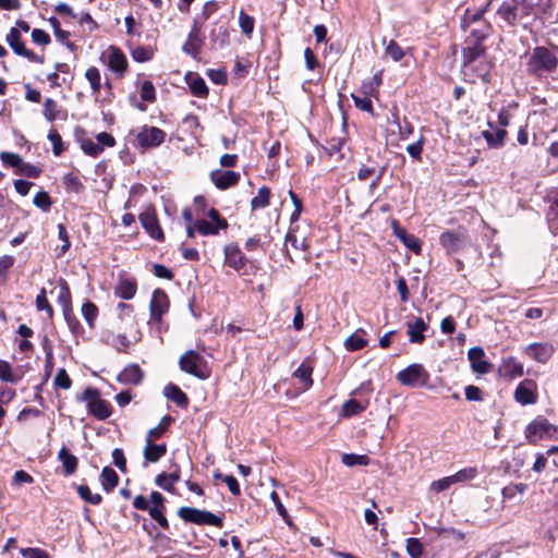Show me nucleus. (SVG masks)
<instances>
[{"label":"nucleus","instance_id":"f257e3e1","mask_svg":"<svg viewBox=\"0 0 558 558\" xmlns=\"http://www.w3.org/2000/svg\"><path fill=\"white\" fill-rule=\"evenodd\" d=\"M558 47L549 49L544 46L535 47L526 62V71L535 76L555 72L558 68Z\"/></svg>","mask_w":558,"mask_h":558},{"label":"nucleus","instance_id":"f03ea898","mask_svg":"<svg viewBox=\"0 0 558 558\" xmlns=\"http://www.w3.org/2000/svg\"><path fill=\"white\" fill-rule=\"evenodd\" d=\"M489 34L490 26L488 24H483L480 28L471 31L462 49L463 64L472 65V63L476 62L478 59L486 57L484 41Z\"/></svg>","mask_w":558,"mask_h":558},{"label":"nucleus","instance_id":"7ed1b4c3","mask_svg":"<svg viewBox=\"0 0 558 558\" xmlns=\"http://www.w3.org/2000/svg\"><path fill=\"white\" fill-rule=\"evenodd\" d=\"M180 368L199 379H206L210 376V368L207 361L198 352L190 350L179 360Z\"/></svg>","mask_w":558,"mask_h":558},{"label":"nucleus","instance_id":"20e7f679","mask_svg":"<svg viewBox=\"0 0 558 558\" xmlns=\"http://www.w3.org/2000/svg\"><path fill=\"white\" fill-rule=\"evenodd\" d=\"M178 515L183 521L189 523L222 527V519L207 510H201L192 507H181L178 510Z\"/></svg>","mask_w":558,"mask_h":558},{"label":"nucleus","instance_id":"39448f33","mask_svg":"<svg viewBox=\"0 0 558 558\" xmlns=\"http://www.w3.org/2000/svg\"><path fill=\"white\" fill-rule=\"evenodd\" d=\"M86 402L89 413L98 420H106L111 415L110 403L100 398L99 391L95 388H86L81 398Z\"/></svg>","mask_w":558,"mask_h":558},{"label":"nucleus","instance_id":"423d86ee","mask_svg":"<svg viewBox=\"0 0 558 558\" xmlns=\"http://www.w3.org/2000/svg\"><path fill=\"white\" fill-rule=\"evenodd\" d=\"M526 438L533 444L543 438L558 439V426L550 424L544 417H537L527 425Z\"/></svg>","mask_w":558,"mask_h":558},{"label":"nucleus","instance_id":"0eeeda50","mask_svg":"<svg viewBox=\"0 0 558 558\" xmlns=\"http://www.w3.org/2000/svg\"><path fill=\"white\" fill-rule=\"evenodd\" d=\"M5 41L16 56L23 57L31 62L39 64L44 63V56H38L33 50L27 49L25 47V44L22 40V34L20 33V29H17L16 27H12L9 31V33L5 36Z\"/></svg>","mask_w":558,"mask_h":558},{"label":"nucleus","instance_id":"6e6552de","mask_svg":"<svg viewBox=\"0 0 558 558\" xmlns=\"http://www.w3.org/2000/svg\"><path fill=\"white\" fill-rule=\"evenodd\" d=\"M397 379L403 386L416 387L426 386L429 375L423 365L414 363L407 368L400 371L397 375Z\"/></svg>","mask_w":558,"mask_h":558},{"label":"nucleus","instance_id":"1a4fd4ad","mask_svg":"<svg viewBox=\"0 0 558 558\" xmlns=\"http://www.w3.org/2000/svg\"><path fill=\"white\" fill-rule=\"evenodd\" d=\"M166 138V133L159 128L144 125L136 134V145L146 149L160 146Z\"/></svg>","mask_w":558,"mask_h":558},{"label":"nucleus","instance_id":"9d476101","mask_svg":"<svg viewBox=\"0 0 558 558\" xmlns=\"http://www.w3.org/2000/svg\"><path fill=\"white\" fill-rule=\"evenodd\" d=\"M464 74L471 75L472 82L480 78L483 83L488 84L490 82V71L494 66L493 60L488 59L487 56L478 59L476 62L471 64H463Z\"/></svg>","mask_w":558,"mask_h":558},{"label":"nucleus","instance_id":"9b49d317","mask_svg":"<svg viewBox=\"0 0 558 558\" xmlns=\"http://www.w3.org/2000/svg\"><path fill=\"white\" fill-rule=\"evenodd\" d=\"M439 242L448 253H454L466 244L468 236L463 229L445 231L440 234Z\"/></svg>","mask_w":558,"mask_h":558},{"label":"nucleus","instance_id":"f8f14e48","mask_svg":"<svg viewBox=\"0 0 558 558\" xmlns=\"http://www.w3.org/2000/svg\"><path fill=\"white\" fill-rule=\"evenodd\" d=\"M514 400L521 405L537 402V385L532 379L522 380L514 390Z\"/></svg>","mask_w":558,"mask_h":558},{"label":"nucleus","instance_id":"ddd939ff","mask_svg":"<svg viewBox=\"0 0 558 558\" xmlns=\"http://www.w3.org/2000/svg\"><path fill=\"white\" fill-rule=\"evenodd\" d=\"M106 53L109 69L118 78L123 77L129 66L128 59L123 51L116 46H110Z\"/></svg>","mask_w":558,"mask_h":558},{"label":"nucleus","instance_id":"4468645a","mask_svg":"<svg viewBox=\"0 0 558 558\" xmlns=\"http://www.w3.org/2000/svg\"><path fill=\"white\" fill-rule=\"evenodd\" d=\"M140 221L142 227L153 239L157 241H162L165 239L163 231L154 209H146L143 211L140 215Z\"/></svg>","mask_w":558,"mask_h":558},{"label":"nucleus","instance_id":"2eb2a0df","mask_svg":"<svg viewBox=\"0 0 558 558\" xmlns=\"http://www.w3.org/2000/svg\"><path fill=\"white\" fill-rule=\"evenodd\" d=\"M471 368L474 373L485 375L490 373L493 364L486 360L485 352L481 347H473L468 352Z\"/></svg>","mask_w":558,"mask_h":558},{"label":"nucleus","instance_id":"dca6fc26","mask_svg":"<svg viewBox=\"0 0 558 558\" xmlns=\"http://www.w3.org/2000/svg\"><path fill=\"white\" fill-rule=\"evenodd\" d=\"M555 352L548 342H534L524 348V353L538 363H547Z\"/></svg>","mask_w":558,"mask_h":558},{"label":"nucleus","instance_id":"f3484780","mask_svg":"<svg viewBox=\"0 0 558 558\" xmlns=\"http://www.w3.org/2000/svg\"><path fill=\"white\" fill-rule=\"evenodd\" d=\"M169 308V299L165 291L155 290L151 295L149 310H150V318L155 322H160L163 314L168 312Z\"/></svg>","mask_w":558,"mask_h":558},{"label":"nucleus","instance_id":"a211bd4d","mask_svg":"<svg viewBox=\"0 0 558 558\" xmlns=\"http://www.w3.org/2000/svg\"><path fill=\"white\" fill-rule=\"evenodd\" d=\"M240 173L233 170H213L210 180L219 190H227L240 181Z\"/></svg>","mask_w":558,"mask_h":558},{"label":"nucleus","instance_id":"6ab92c4d","mask_svg":"<svg viewBox=\"0 0 558 558\" xmlns=\"http://www.w3.org/2000/svg\"><path fill=\"white\" fill-rule=\"evenodd\" d=\"M223 251L226 265L236 271H241L245 267L247 259L236 244H228Z\"/></svg>","mask_w":558,"mask_h":558},{"label":"nucleus","instance_id":"aec40b11","mask_svg":"<svg viewBox=\"0 0 558 558\" xmlns=\"http://www.w3.org/2000/svg\"><path fill=\"white\" fill-rule=\"evenodd\" d=\"M199 31L201 28L198 27L197 23L194 22V25L187 35V39L182 47V50L193 58H196L199 54L204 45V38L201 36Z\"/></svg>","mask_w":558,"mask_h":558},{"label":"nucleus","instance_id":"412c9836","mask_svg":"<svg viewBox=\"0 0 558 558\" xmlns=\"http://www.w3.org/2000/svg\"><path fill=\"white\" fill-rule=\"evenodd\" d=\"M428 325L422 317H413L407 322V333L411 343H422L425 340L424 332Z\"/></svg>","mask_w":558,"mask_h":558},{"label":"nucleus","instance_id":"4be33fe9","mask_svg":"<svg viewBox=\"0 0 558 558\" xmlns=\"http://www.w3.org/2000/svg\"><path fill=\"white\" fill-rule=\"evenodd\" d=\"M144 373L137 364L126 366L117 377L124 385H138L143 380Z\"/></svg>","mask_w":558,"mask_h":558},{"label":"nucleus","instance_id":"5701e85b","mask_svg":"<svg viewBox=\"0 0 558 558\" xmlns=\"http://www.w3.org/2000/svg\"><path fill=\"white\" fill-rule=\"evenodd\" d=\"M185 81L190 87L191 93L198 98H206L208 96V87L203 77L197 73L189 72L185 75Z\"/></svg>","mask_w":558,"mask_h":558},{"label":"nucleus","instance_id":"b1692460","mask_svg":"<svg viewBox=\"0 0 558 558\" xmlns=\"http://www.w3.org/2000/svg\"><path fill=\"white\" fill-rule=\"evenodd\" d=\"M57 301L62 308L63 315H70L72 308V296L68 282L60 278L58 282Z\"/></svg>","mask_w":558,"mask_h":558},{"label":"nucleus","instance_id":"393cba45","mask_svg":"<svg viewBox=\"0 0 558 558\" xmlns=\"http://www.w3.org/2000/svg\"><path fill=\"white\" fill-rule=\"evenodd\" d=\"M384 174V169L377 170L375 167H368L366 165H362L356 173V177L360 181H366L368 179H372V182L369 184V189L374 191Z\"/></svg>","mask_w":558,"mask_h":558},{"label":"nucleus","instance_id":"a878e982","mask_svg":"<svg viewBox=\"0 0 558 558\" xmlns=\"http://www.w3.org/2000/svg\"><path fill=\"white\" fill-rule=\"evenodd\" d=\"M488 125L490 126V130L483 131L482 136L485 138L488 147H501L504 145L507 131L505 129H494L490 122H488Z\"/></svg>","mask_w":558,"mask_h":558},{"label":"nucleus","instance_id":"bb28decb","mask_svg":"<svg viewBox=\"0 0 558 558\" xmlns=\"http://www.w3.org/2000/svg\"><path fill=\"white\" fill-rule=\"evenodd\" d=\"M166 444H154V440L149 441L148 438L146 437V446L143 451L146 461L157 462L166 454Z\"/></svg>","mask_w":558,"mask_h":558},{"label":"nucleus","instance_id":"cd10ccee","mask_svg":"<svg viewBox=\"0 0 558 558\" xmlns=\"http://www.w3.org/2000/svg\"><path fill=\"white\" fill-rule=\"evenodd\" d=\"M58 459L62 463L64 475H72L76 471L78 460L64 446L59 450Z\"/></svg>","mask_w":558,"mask_h":558},{"label":"nucleus","instance_id":"c85d7f7f","mask_svg":"<svg viewBox=\"0 0 558 558\" xmlns=\"http://www.w3.org/2000/svg\"><path fill=\"white\" fill-rule=\"evenodd\" d=\"M209 38L215 48H222L229 43V31L223 24L216 23L210 31Z\"/></svg>","mask_w":558,"mask_h":558},{"label":"nucleus","instance_id":"c756f323","mask_svg":"<svg viewBox=\"0 0 558 558\" xmlns=\"http://www.w3.org/2000/svg\"><path fill=\"white\" fill-rule=\"evenodd\" d=\"M500 371L509 378H514L523 375V365L513 356L502 359Z\"/></svg>","mask_w":558,"mask_h":558},{"label":"nucleus","instance_id":"7c9ffc66","mask_svg":"<svg viewBox=\"0 0 558 558\" xmlns=\"http://www.w3.org/2000/svg\"><path fill=\"white\" fill-rule=\"evenodd\" d=\"M163 392L169 400L173 401L179 407L184 408L189 404L187 396L177 385L168 384Z\"/></svg>","mask_w":558,"mask_h":558},{"label":"nucleus","instance_id":"2f4dec72","mask_svg":"<svg viewBox=\"0 0 558 558\" xmlns=\"http://www.w3.org/2000/svg\"><path fill=\"white\" fill-rule=\"evenodd\" d=\"M365 330L360 328L349 336L344 341V347L349 351H357L367 345L368 341L364 338Z\"/></svg>","mask_w":558,"mask_h":558},{"label":"nucleus","instance_id":"473e14b6","mask_svg":"<svg viewBox=\"0 0 558 558\" xmlns=\"http://www.w3.org/2000/svg\"><path fill=\"white\" fill-rule=\"evenodd\" d=\"M100 482L106 492H111L118 485L119 476L113 469L105 466L100 474Z\"/></svg>","mask_w":558,"mask_h":558},{"label":"nucleus","instance_id":"72a5a7b5","mask_svg":"<svg viewBox=\"0 0 558 558\" xmlns=\"http://www.w3.org/2000/svg\"><path fill=\"white\" fill-rule=\"evenodd\" d=\"M114 293L120 299L131 300L136 293V283L129 279H123L117 286Z\"/></svg>","mask_w":558,"mask_h":558},{"label":"nucleus","instance_id":"f704fd0d","mask_svg":"<svg viewBox=\"0 0 558 558\" xmlns=\"http://www.w3.org/2000/svg\"><path fill=\"white\" fill-rule=\"evenodd\" d=\"M85 78L88 81L92 94L98 96L101 89V74L98 68L90 66L85 72Z\"/></svg>","mask_w":558,"mask_h":558},{"label":"nucleus","instance_id":"c9c22d12","mask_svg":"<svg viewBox=\"0 0 558 558\" xmlns=\"http://www.w3.org/2000/svg\"><path fill=\"white\" fill-rule=\"evenodd\" d=\"M173 422V418L170 415L163 416L159 424L149 429L146 437L148 440H156L162 437V435L167 432V429L170 427L171 423Z\"/></svg>","mask_w":558,"mask_h":558},{"label":"nucleus","instance_id":"e433bc0d","mask_svg":"<svg viewBox=\"0 0 558 558\" xmlns=\"http://www.w3.org/2000/svg\"><path fill=\"white\" fill-rule=\"evenodd\" d=\"M271 192L269 187L263 186L258 190L257 195L251 201L252 210L265 208L269 205Z\"/></svg>","mask_w":558,"mask_h":558},{"label":"nucleus","instance_id":"4c0bfd02","mask_svg":"<svg viewBox=\"0 0 558 558\" xmlns=\"http://www.w3.org/2000/svg\"><path fill=\"white\" fill-rule=\"evenodd\" d=\"M527 489V485L524 483H511L505 486L501 490L502 499L505 500H513L518 495H523Z\"/></svg>","mask_w":558,"mask_h":558},{"label":"nucleus","instance_id":"58836bf2","mask_svg":"<svg viewBox=\"0 0 558 558\" xmlns=\"http://www.w3.org/2000/svg\"><path fill=\"white\" fill-rule=\"evenodd\" d=\"M21 378V375L13 372L9 362L0 360V379L2 381L17 384Z\"/></svg>","mask_w":558,"mask_h":558},{"label":"nucleus","instance_id":"ea45409f","mask_svg":"<svg viewBox=\"0 0 558 558\" xmlns=\"http://www.w3.org/2000/svg\"><path fill=\"white\" fill-rule=\"evenodd\" d=\"M63 184H64L65 190L70 193L78 194V193L83 192V190H84V185H83L81 179L78 178V175H76L72 172L66 173L63 177Z\"/></svg>","mask_w":558,"mask_h":558},{"label":"nucleus","instance_id":"a19ab883","mask_svg":"<svg viewBox=\"0 0 558 558\" xmlns=\"http://www.w3.org/2000/svg\"><path fill=\"white\" fill-rule=\"evenodd\" d=\"M195 221H196L197 233H199L204 236L218 235L219 231L222 230L220 227H217V225H215L214 222L208 221L204 218L197 219Z\"/></svg>","mask_w":558,"mask_h":558},{"label":"nucleus","instance_id":"79ce46f5","mask_svg":"<svg viewBox=\"0 0 558 558\" xmlns=\"http://www.w3.org/2000/svg\"><path fill=\"white\" fill-rule=\"evenodd\" d=\"M341 461L345 466L349 468L356 465L366 466L369 464V458L365 454L343 453Z\"/></svg>","mask_w":558,"mask_h":558},{"label":"nucleus","instance_id":"37998d69","mask_svg":"<svg viewBox=\"0 0 558 558\" xmlns=\"http://www.w3.org/2000/svg\"><path fill=\"white\" fill-rule=\"evenodd\" d=\"M385 56L398 62L405 56V52L397 41L389 40L385 47Z\"/></svg>","mask_w":558,"mask_h":558},{"label":"nucleus","instance_id":"c03bdc74","mask_svg":"<svg viewBox=\"0 0 558 558\" xmlns=\"http://www.w3.org/2000/svg\"><path fill=\"white\" fill-rule=\"evenodd\" d=\"M81 312H82V315H83L84 319L86 320L87 325L89 327H94L95 320L97 319V316H98L97 306L93 302L86 301L82 305Z\"/></svg>","mask_w":558,"mask_h":558},{"label":"nucleus","instance_id":"a18cd8bd","mask_svg":"<svg viewBox=\"0 0 558 558\" xmlns=\"http://www.w3.org/2000/svg\"><path fill=\"white\" fill-rule=\"evenodd\" d=\"M312 367L305 364H301L295 372L293 373V376L303 384L304 388H310L313 384L312 381Z\"/></svg>","mask_w":558,"mask_h":558},{"label":"nucleus","instance_id":"49530a36","mask_svg":"<svg viewBox=\"0 0 558 558\" xmlns=\"http://www.w3.org/2000/svg\"><path fill=\"white\" fill-rule=\"evenodd\" d=\"M497 14L508 24H514L517 20V8L510 3H502L497 11Z\"/></svg>","mask_w":558,"mask_h":558},{"label":"nucleus","instance_id":"de8ad7c7","mask_svg":"<svg viewBox=\"0 0 558 558\" xmlns=\"http://www.w3.org/2000/svg\"><path fill=\"white\" fill-rule=\"evenodd\" d=\"M44 117L49 121H54L59 116V106L52 98H46L43 109Z\"/></svg>","mask_w":558,"mask_h":558},{"label":"nucleus","instance_id":"09e8293b","mask_svg":"<svg viewBox=\"0 0 558 558\" xmlns=\"http://www.w3.org/2000/svg\"><path fill=\"white\" fill-rule=\"evenodd\" d=\"M76 490L78 496L88 504L99 505L102 500V497L99 494H93L86 485H78Z\"/></svg>","mask_w":558,"mask_h":558},{"label":"nucleus","instance_id":"8fccbe9b","mask_svg":"<svg viewBox=\"0 0 558 558\" xmlns=\"http://www.w3.org/2000/svg\"><path fill=\"white\" fill-rule=\"evenodd\" d=\"M365 407L355 399H350L345 401L342 405V415L345 417H350L356 415L364 411Z\"/></svg>","mask_w":558,"mask_h":558},{"label":"nucleus","instance_id":"3c124183","mask_svg":"<svg viewBox=\"0 0 558 558\" xmlns=\"http://www.w3.org/2000/svg\"><path fill=\"white\" fill-rule=\"evenodd\" d=\"M239 25H240L242 32L247 37H251V35L254 31V25H255L254 17L246 14L243 10H241L239 13Z\"/></svg>","mask_w":558,"mask_h":558},{"label":"nucleus","instance_id":"603ef678","mask_svg":"<svg viewBox=\"0 0 558 558\" xmlns=\"http://www.w3.org/2000/svg\"><path fill=\"white\" fill-rule=\"evenodd\" d=\"M131 54L136 62H147L153 59L154 50L149 47L138 46L132 49Z\"/></svg>","mask_w":558,"mask_h":558},{"label":"nucleus","instance_id":"864d4df0","mask_svg":"<svg viewBox=\"0 0 558 558\" xmlns=\"http://www.w3.org/2000/svg\"><path fill=\"white\" fill-rule=\"evenodd\" d=\"M0 159L3 165L14 168L15 171L19 170L20 166H22V157L15 153L10 151H1Z\"/></svg>","mask_w":558,"mask_h":558},{"label":"nucleus","instance_id":"5fc2aeb1","mask_svg":"<svg viewBox=\"0 0 558 558\" xmlns=\"http://www.w3.org/2000/svg\"><path fill=\"white\" fill-rule=\"evenodd\" d=\"M33 203L36 207L40 208L43 211H49L52 205L51 197L45 191L38 192L33 199Z\"/></svg>","mask_w":558,"mask_h":558},{"label":"nucleus","instance_id":"6e6d98bb","mask_svg":"<svg viewBox=\"0 0 558 558\" xmlns=\"http://www.w3.org/2000/svg\"><path fill=\"white\" fill-rule=\"evenodd\" d=\"M381 83H383V71L380 70V71L376 72L369 81L364 82L362 85V88L365 94H373L377 90V88L381 85Z\"/></svg>","mask_w":558,"mask_h":558},{"label":"nucleus","instance_id":"4d7b16f0","mask_svg":"<svg viewBox=\"0 0 558 558\" xmlns=\"http://www.w3.org/2000/svg\"><path fill=\"white\" fill-rule=\"evenodd\" d=\"M407 551L411 558H421L423 545L418 538L410 537L407 539Z\"/></svg>","mask_w":558,"mask_h":558},{"label":"nucleus","instance_id":"13d9d810","mask_svg":"<svg viewBox=\"0 0 558 558\" xmlns=\"http://www.w3.org/2000/svg\"><path fill=\"white\" fill-rule=\"evenodd\" d=\"M53 384L57 388L68 390L72 386V380L64 368H60L53 379Z\"/></svg>","mask_w":558,"mask_h":558},{"label":"nucleus","instance_id":"bf43d9fd","mask_svg":"<svg viewBox=\"0 0 558 558\" xmlns=\"http://www.w3.org/2000/svg\"><path fill=\"white\" fill-rule=\"evenodd\" d=\"M15 173L19 175H25L27 178L35 179L39 177V174L41 173V169L35 165L24 162L23 160L22 166H20L19 170H16Z\"/></svg>","mask_w":558,"mask_h":558},{"label":"nucleus","instance_id":"052dcab7","mask_svg":"<svg viewBox=\"0 0 558 558\" xmlns=\"http://www.w3.org/2000/svg\"><path fill=\"white\" fill-rule=\"evenodd\" d=\"M36 308L38 311H45L47 313L48 317L52 318L53 310L47 300L45 289H41L39 294L36 296Z\"/></svg>","mask_w":558,"mask_h":558},{"label":"nucleus","instance_id":"680f3d73","mask_svg":"<svg viewBox=\"0 0 558 558\" xmlns=\"http://www.w3.org/2000/svg\"><path fill=\"white\" fill-rule=\"evenodd\" d=\"M141 98L147 102H154L156 99L155 86L150 81H144L141 86Z\"/></svg>","mask_w":558,"mask_h":558},{"label":"nucleus","instance_id":"e2e57ef3","mask_svg":"<svg viewBox=\"0 0 558 558\" xmlns=\"http://www.w3.org/2000/svg\"><path fill=\"white\" fill-rule=\"evenodd\" d=\"M402 243L412 252L418 254L422 250L420 240L408 232H403Z\"/></svg>","mask_w":558,"mask_h":558},{"label":"nucleus","instance_id":"0e129e2a","mask_svg":"<svg viewBox=\"0 0 558 558\" xmlns=\"http://www.w3.org/2000/svg\"><path fill=\"white\" fill-rule=\"evenodd\" d=\"M48 140L52 144V151L54 156H60L64 150L61 135L56 130H51L48 134Z\"/></svg>","mask_w":558,"mask_h":558},{"label":"nucleus","instance_id":"69168bd1","mask_svg":"<svg viewBox=\"0 0 558 558\" xmlns=\"http://www.w3.org/2000/svg\"><path fill=\"white\" fill-rule=\"evenodd\" d=\"M547 220L550 230L556 233L558 232V199L549 207L547 213Z\"/></svg>","mask_w":558,"mask_h":558},{"label":"nucleus","instance_id":"338daca9","mask_svg":"<svg viewBox=\"0 0 558 558\" xmlns=\"http://www.w3.org/2000/svg\"><path fill=\"white\" fill-rule=\"evenodd\" d=\"M477 475L475 468H465L451 475L454 483L473 480Z\"/></svg>","mask_w":558,"mask_h":558},{"label":"nucleus","instance_id":"774afa93","mask_svg":"<svg viewBox=\"0 0 558 558\" xmlns=\"http://www.w3.org/2000/svg\"><path fill=\"white\" fill-rule=\"evenodd\" d=\"M83 151L92 157H97L101 154L102 148L101 146L96 142L92 140H84L81 145Z\"/></svg>","mask_w":558,"mask_h":558}]
</instances>
